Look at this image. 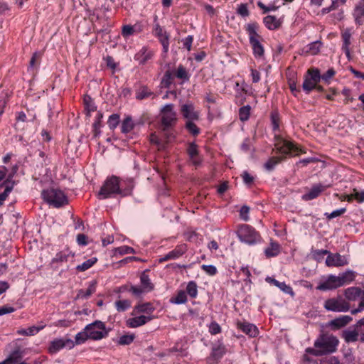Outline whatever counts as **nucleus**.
Wrapping results in <instances>:
<instances>
[{
	"label": "nucleus",
	"instance_id": "obj_1",
	"mask_svg": "<svg viewBox=\"0 0 364 364\" xmlns=\"http://www.w3.org/2000/svg\"><path fill=\"white\" fill-rule=\"evenodd\" d=\"M274 151L279 155L270 156L264 164V168L269 172L274 171L278 164L284 161L288 157H294L300 153H305L293 141L285 139L281 134L274 136V149L272 152Z\"/></svg>",
	"mask_w": 364,
	"mask_h": 364
},
{
	"label": "nucleus",
	"instance_id": "obj_2",
	"mask_svg": "<svg viewBox=\"0 0 364 364\" xmlns=\"http://www.w3.org/2000/svg\"><path fill=\"white\" fill-rule=\"evenodd\" d=\"M134 181L127 178L122 180L116 176H111L106 178L98 193L99 199H107L115 197L117 195L121 197L130 196L134 188Z\"/></svg>",
	"mask_w": 364,
	"mask_h": 364
},
{
	"label": "nucleus",
	"instance_id": "obj_3",
	"mask_svg": "<svg viewBox=\"0 0 364 364\" xmlns=\"http://www.w3.org/2000/svg\"><path fill=\"white\" fill-rule=\"evenodd\" d=\"M339 341L332 334L322 333L314 342V348H307L306 353L314 356L334 353L337 350Z\"/></svg>",
	"mask_w": 364,
	"mask_h": 364
},
{
	"label": "nucleus",
	"instance_id": "obj_4",
	"mask_svg": "<svg viewBox=\"0 0 364 364\" xmlns=\"http://www.w3.org/2000/svg\"><path fill=\"white\" fill-rule=\"evenodd\" d=\"M236 233L239 240L248 245H255L262 240L259 232L247 224L239 225Z\"/></svg>",
	"mask_w": 364,
	"mask_h": 364
},
{
	"label": "nucleus",
	"instance_id": "obj_5",
	"mask_svg": "<svg viewBox=\"0 0 364 364\" xmlns=\"http://www.w3.org/2000/svg\"><path fill=\"white\" fill-rule=\"evenodd\" d=\"M41 196L47 203L56 208L68 204V199L64 192L58 188H50L43 190Z\"/></svg>",
	"mask_w": 364,
	"mask_h": 364
},
{
	"label": "nucleus",
	"instance_id": "obj_6",
	"mask_svg": "<svg viewBox=\"0 0 364 364\" xmlns=\"http://www.w3.org/2000/svg\"><path fill=\"white\" fill-rule=\"evenodd\" d=\"M9 355L6 358L9 364H23V340L16 339L6 346Z\"/></svg>",
	"mask_w": 364,
	"mask_h": 364
},
{
	"label": "nucleus",
	"instance_id": "obj_7",
	"mask_svg": "<svg viewBox=\"0 0 364 364\" xmlns=\"http://www.w3.org/2000/svg\"><path fill=\"white\" fill-rule=\"evenodd\" d=\"M152 33L162 46L163 53L166 54L169 50L171 35L159 24L156 15L154 17Z\"/></svg>",
	"mask_w": 364,
	"mask_h": 364
},
{
	"label": "nucleus",
	"instance_id": "obj_8",
	"mask_svg": "<svg viewBox=\"0 0 364 364\" xmlns=\"http://www.w3.org/2000/svg\"><path fill=\"white\" fill-rule=\"evenodd\" d=\"M323 308L327 311L347 312L350 310V305L341 296H338L326 299L323 303Z\"/></svg>",
	"mask_w": 364,
	"mask_h": 364
},
{
	"label": "nucleus",
	"instance_id": "obj_9",
	"mask_svg": "<svg viewBox=\"0 0 364 364\" xmlns=\"http://www.w3.org/2000/svg\"><path fill=\"white\" fill-rule=\"evenodd\" d=\"M320 81L321 73L319 70L315 68H309L304 75L302 89L306 94H309Z\"/></svg>",
	"mask_w": 364,
	"mask_h": 364
},
{
	"label": "nucleus",
	"instance_id": "obj_10",
	"mask_svg": "<svg viewBox=\"0 0 364 364\" xmlns=\"http://www.w3.org/2000/svg\"><path fill=\"white\" fill-rule=\"evenodd\" d=\"M90 339L97 341L101 340L108 335V331L106 328L105 324L101 321H95L85 326Z\"/></svg>",
	"mask_w": 364,
	"mask_h": 364
},
{
	"label": "nucleus",
	"instance_id": "obj_11",
	"mask_svg": "<svg viewBox=\"0 0 364 364\" xmlns=\"http://www.w3.org/2000/svg\"><path fill=\"white\" fill-rule=\"evenodd\" d=\"M227 348L221 340L214 343L210 355L207 358L208 364H217L227 353Z\"/></svg>",
	"mask_w": 364,
	"mask_h": 364
},
{
	"label": "nucleus",
	"instance_id": "obj_12",
	"mask_svg": "<svg viewBox=\"0 0 364 364\" xmlns=\"http://www.w3.org/2000/svg\"><path fill=\"white\" fill-rule=\"evenodd\" d=\"M173 108V104H167L161 109V124L166 129L173 127L176 122V113Z\"/></svg>",
	"mask_w": 364,
	"mask_h": 364
},
{
	"label": "nucleus",
	"instance_id": "obj_13",
	"mask_svg": "<svg viewBox=\"0 0 364 364\" xmlns=\"http://www.w3.org/2000/svg\"><path fill=\"white\" fill-rule=\"evenodd\" d=\"M154 55L155 51L144 46L135 53L134 59L139 65H145L153 60Z\"/></svg>",
	"mask_w": 364,
	"mask_h": 364
},
{
	"label": "nucleus",
	"instance_id": "obj_14",
	"mask_svg": "<svg viewBox=\"0 0 364 364\" xmlns=\"http://www.w3.org/2000/svg\"><path fill=\"white\" fill-rule=\"evenodd\" d=\"M74 346L75 343L70 338H55L50 343L48 350L50 354H55L65 347L71 349Z\"/></svg>",
	"mask_w": 364,
	"mask_h": 364
},
{
	"label": "nucleus",
	"instance_id": "obj_15",
	"mask_svg": "<svg viewBox=\"0 0 364 364\" xmlns=\"http://www.w3.org/2000/svg\"><path fill=\"white\" fill-rule=\"evenodd\" d=\"M331 186V184H323L321 183L314 184L309 191L301 196V198L305 201L314 200L318 198L322 192Z\"/></svg>",
	"mask_w": 364,
	"mask_h": 364
},
{
	"label": "nucleus",
	"instance_id": "obj_16",
	"mask_svg": "<svg viewBox=\"0 0 364 364\" xmlns=\"http://www.w3.org/2000/svg\"><path fill=\"white\" fill-rule=\"evenodd\" d=\"M181 113L186 121L199 120L200 112L196 110L193 103H186L181 107Z\"/></svg>",
	"mask_w": 364,
	"mask_h": 364
},
{
	"label": "nucleus",
	"instance_id": "obj_17",
	"mask_svg": "<svg viewBox=\"0 0 364 364\" xmlns=\"http://www.w3.org/2000/svg\"><path fill=\"white\" fill-rule=\"evenodd\" d=\"M340 287L338 277L333 274H329L327 278L321 282L316 289L320 291H328Z\"/></svg>",
	"mask_w": 364,
	"mask_h": 364
},
{
	"label": "nucleus",
	"instance_id": "obj_18",
	"mask_svg": "<svg viewBox=\"0 0 364 364\" xmlns=\"http://www.w3.org/2000/svg\"><path fill=\"white\" fill-rule=\"evenodd\" d=\"M187 251V246L185 244L177 245L173 250L168 252L164 257L159 259V262L176 259L181 257Z\"/></svg>",
	"mask_w": 364,
	"mask_h": 364
},
{
	"label": "nucleus",
	"instance_id": "obj_19",
	"mask_svg": "<svg viewBox=\"0 0 364 364\" xmlns=\"http://www.w3.org/2000/svg\"><path fill=\"white\" fill-rule=\"evenodd\" d=\"M348 263L347 258L338 253L329 252L326 259V264L328 267H342L348 264Z\"/></svg>",
	"mask_w": 364,
	"mask_h": 364
},
{
	"label": "nucleus",
	"instance_id": "obj_20",
	"mask_svg": "<svg viewBox=\"0 0 364 364\" xmlns=\"http://www.w3.org/2000/svg\"><path fill=\"white\" fill-rule=\"evenodd\" d=\"M353 320L348 315H341L338 317L330 321L328 326L333 331L339 330L347 326Z\"/></svg>",
	"mask_w": 364,
	"mask_h": 364
},
{
	"label": "nucleus",
	"instance_id": "obj_21",
	"mask_svg": "<svg viewBox=\"0 0 364 364\" xmlns=\"http://www.w3.org/2000/svg\"><path fill=\"white\" fill-rule=\"evenodd\" d=\"M244 28L248 35L249 41L253 42L256 40H263V38L258 33L259 26L257 22H252L245 25Z\"/></svg>",
	"mask_w": 364,
	"mask_h": 364
},
{
	"label": "nucleus",
	"instance_id": "obj_22",
	"mask_svg": "<svg viewBox=\"0 0 364 364\" xmlns=\"http://www.w3.org/2000/svg\"><path fill=\"white\" fill-rule=\"evenodd\" d=\"M236 325L238 329L251 338H255L259 333L257 327L252 323L237 321Z\"/></svg>",
	"mask_w": 364,
	"mask_h": 364
},
{
	"label": "nucleus",
	"instance_id": "obj_23",
	"mask_svg": "<svg viewBox=\"0 0 364 364\" xmlns=\"http://www.w3.org/2000/svg\"><path fill=\"white\" fill-rule=\"evenodd\" d=\"M186 151L191 161L194 166H197L201 164L202 160L199 156L198 145L196 143L192 142L188 144Z\"/></svg>",
	"mask_w": 364,
	"mask_h": 364
},
{
	"label": "nucleus",
	"instance_id": "obj_24",
	"mask_svg": "<svg viewBox=\"0 0 364 364\" xmlns=\"http://www.w3.org/2000/svg\"><path fill=\"white\" fill-rule=\"evenodd\" d=\"M353 16L355 23L358 26H361L364 23V1L360 0L353 10Z\"/></svg>",
	"mask_w": 364,
	"mask_h": 364
},
{
	"label": "nucleus",
	"instance_id": "obj_25",
	"mask_svg": "<svg viewBox=\"0 0 364 364\" xmlns=\"http://www.w3.org/2000/svg\"><path fill=\"white\" fill-rule=\"evenodd\" d=\"M97 287V282L92 281L89 283L88 287L86 289H81L78 290L76 299H89L95 291Z\"/></svg>",
	"mask_w": 364,
	"mask_h": 364
},
{
	"label": "nucleus",
	"instance_id": "obj_26",
	"mask_svg": "<svg viewBox=\"0 0 364 364\" xmlns=\"http://www.w3.org/2000/svg\"><path fill=\"white\" fill-rule=\"evenodd\" d=\"M363 290H362L360 287H351L345 289L344 296L346 297V300L347 301H355L360 298Z\"/></svg>",
	"mask_w": 364,
	"mask_h": 364
},
{
	"label": "nucleus",
	"instance_id": "obj_27",
	"mask_svg": "<svg viewBox=\"0 0 364 364\" xmlns=\"http://www.w3.org/2000/svg\"><path fill=\"white\" fill-rule=\"evenodd\" d=\"M153 318L151 316L141 315L139 316L130 318L127 321V325L130 328H137L144 325Z\"/></svg>",
	"mask_w": 364,
	"mask_h": 364
},
{
	"label": "nucleus",
	"instance_id": "obj_28",
	"mask_svg": "<svg viewBox=\"0 0 364 364\" xmlns=\"http://www.w3.org/2000/svg\"><path fill=\"white\" fill-rule=\"evenodd\" d=\"M263 23L269 30H277L282 26V21L275 16L268 15L263 18Z\"/></svg>",
	"mask_w": 364,
	"mask_h": 364
},
{
	"label": "nucleus",
	"instance_id": "obj_29",
	"mask_svg": "<svg viewBox=\"0 0 364 364\" xmlns=\"http://www.w3.org/2000/svg\"><path fill=\"white\" fill-rule=\"evenodd\" d=\"M14 182L10 180H5L0 184V189L4 188V191L0 193V205L3 204V202L6 199L9 193L14 188Z\"/></svg>",
	"mask_w": 364,
	"mask_h": 364
},
{
	"label": "nucleus",
	"instance_id": "obj_30",
	"mask_svg": "<svg viewBox=\"0 0 364 364\" xmlns=\"http://www.w3.org/2000/svg\"><path fill=\"white\" fill-rule=\"evenodd\" d=\"M338 277L340 287L348 284L355 278V273L352 270H347L337 276Z\"/></svg>",
	"mask_w": 364,
	"mask_h": 364
},
{
	"label": "nucleus",
	"instance_id": "obj_31",
	"mask_svg": "<svg viewBox=\"0 0 364 364\" xmlns=\"http://www.w3.org/2000/svg\"><path fill=\"white\" fill-rule=\"evenodd\" d=\"M149 269L144 270L140 275V282L143 289L146 291H151L154 289V284L148 275Z\"/></svg>",
	"mask_w": 364,
	"mask_h": 364
},
{
	"label": "nucleus",
	"instance_id": "obj_32",
	"mask_svg": "<svg viewBox=\"0 0 364 364\" xmlns=\"http://www.w3.org/2000/svg\"><path fill=\"white\" fill-rule=\"evenodd\" d=\"M262 41L263 40H256L250 43L252 49L253 55L256 58H260L264 55V48L262 44Z\"/></svg>",
	"mask_w": 364,
	"mask_h": 364
},
{
	"label": "nucleus",
	"instance_id": "obj_33",
	"mask_svg": "<svg viewBox=\"0 0 364 364\" xmlns=\"http://www.w3.org/2000/svg\"><path fill=\"white\" fill-rule=\"evenodd\" d=\"M175 77L181 80L183 82H187L190 79V74L187 69L181 64L178 65L175 70H173Z\"/></svg>",
	"mask_w": 364,
	"mask_h": 364
},
{
	"label": "nucleus",
	"instance_id": "obj_34",
	"mask_svg": "<svg viewBox=\"0 0 364 364\" xmlns=\"http://www.w3.org/2000/svg\"><path fill=\"white\" fill-rule=\"evenodd\" d=\"M151 96H154V93L151 91V90L145 85L140 86L136 90V99L139 100H142L144 99H147Z\"/></svg>",
	"mask_w": 364,
	"mask_h": 364
},
{
	"label": "nucleus",
	"instance_id": "obj_35",
	"mask_svg": "<svg viewBox=\"0 0 364 364\" xmlns=\"http://www.w3.org/2000/svg\"><path fill=\"white\" fill-rule=\"evenodd\" d=\"M280 253V245L278 242L272 241L270 245L264 250L267 258L277 257Z\"/></svg>",
	"mask_w": 364,
	"mask_h": 364
},
{
	"label": "nucleus",
	"instance_id": "obj_36",
	"mask_svg": "<svg viewBox=\"0 0 364 364\" xmlns=\"http://www.w3.org/2000/svg\"><path fill=\"white\" fill-rule=\"evenodd\" d=\"M175 78L174 73L173 70L168 69L165 71L163 77L161 81V85L164 88H169L172 85L173 80Z\"/></svg>",
	"mask_w": 364,
	"mask_h": 364
},
{
	"label": "nucleus",
	"instance_id": "obj_37",
	"mask_svg": "<svg viewBox=\"0 0 364 364\" xmlns=\"http://www.w3.org/2000/svg\"><path fill=\"white\" fill-rule=\"evenodd\" d=\"M270 118H271V123H272V130H273L274 134H279V133L280 132V128H279L280 116H279L278 111H277V110L272 111L270 114ZM274 136L275 135H274Z\"/></svg>",
	"mask_w": 364,
	"mask_h": 364
},
{
	"label": "nucleus",
	"instance_id": "obj_38",
	"mask_svg": "<svg viewBox=\"0 0 364 364\" xmlns=\"http://www.w3.org/2000/svg\"><path fill=\"white\" fill-rule=\"evenodd\" d=\"M41 60V54L38 53H34L29 61V65L28 67V72H30L32 75H33L40 64Z\"/></svg>",
	"mask_w": 364,
	"mask_h": 364
},
{
	"label": "nucleus",
	"instance_id": "obj_39",
	"mask_svg": "<svg viewBox=\"0 0 364 364\" xmlns=\"http://www.w3.org/2000/svg\"><path fill=\"white\" fill-rule=\"evenodd\" d=\"M70 255H71V252L68 249L60 251L52 259L51 263L55 264V263L65 262L68 260V258L70 256Z\"/></svg>",
	"mask_w": 364,
	"mask_h": 364
},
{
	"label": "nucleus",
	"instance_id": "obj_40",
	"mask_svg": "<svg viewBox=\"0 0 364 364\" xmlns=\"http://www.w3.org/2000/svg\"><path fill=\"white\" fill-rule=\"evenodd\" d=\"M134 310L137 313L151 314L154 311L155 308L151 302H146L136 305Z\"/></svg>",
	"mask_w": 364,
	"mask_h": 364
},
{
	"label": "nucleus",
	"instance_id": "obj_41",
	"mask_svg": "<svg viewBox=\"0 0 364 364\" xmlns=\"http://www.w3.org/2000/svg\"><path fill=\"white\" fill-rule=\"evenodd\" d=\"M196 120L186 121L184 127L186 131L193 136H197L200 133V129L195 124Z\"/></svg>",
	"mask_w": 364,
	"mask_h": 364
},
{
	"label": "nucleus",
	"instance_id": "obj_42",
	"mask_svg": "<svg viewBox=\"0 0 364 364\" xmlns=\"http://www.w3.org/2000/svg\"><path fill=\"white\" fill-rule=\"evenodd\" d=\"M351 31L350 28H346L341 33V39H342V47L341 49H348L350 48V46L351 44Z\"/></svg>",
	"mask_w": 364,
	"mask_h": 364
},
{
	"label": "nucleus",
	"instance_id": "obj_43",
	"mask_svg": "<svg viewBox=\"0 0 364 364\" xmlns=\"http://www.w3.org/2000/svg\"><path fill=\"white\" fill-rule=\"evenodd\" d=\"M134 123L131 116H127L122 121L121 131L124 134L130 132L134 128Z\"/></svg>",
	"mask_w": 364,
	"mask_h": 364
},
{
	"label": "nucleus",
	"instance_id": "obj_44",
	"mask_svg": "<svg viewBox=\"0 0 364 364\" xmlns=\"http://www.w3.org/2000/svg\"><path fill=\"white\" fill-rule=\"evenodd\" d=\"M188 301L187 295L185 291H178L176 295L170 299V302L175 304H186Z\"/></svg>",
	"mask_w": 364,
	"mask_h": 364
},
{
	"label": "nucleus",
	"instance_id": "obj_45",
	"mask_svg": "<svg viewBox=\"0 0 364 364\" xmlns=\"http://www.w3.org/2000/svg\"><path fill=\"white\" fill-rule=\"evenodd\" d=\"M186 295L188 294L191 299H196L198 296V285L195 281H190L186 288Z\"/></svg>",
	"mask_w": 364,
	"mask_h": 364
},
{
	"label": "nucleus",
	"instance_id": "obj_46",
	"mask_svg": "<svg viewBox=\"0 0 364 364\" xmlns=\"http://www.w3.org/2000/svg\"><path fill=\"white\" fill-rule=\"evenodd\" d=\"M97 262V257H92L84 262H82L81 264H79L76 267V270L79 272H85L90 268H91L95 264H96Z\"/></svg>",
	"mask_w": 364,
	"mask_h": 364
},
{
	"label": "nucleus",
	"instance_id": "obj_47",
	"mask_svg": "<svg viewBox=\"0 0 364 364\" xmlns=\"http://www.w3.org/2000/svg\"><path fill=\"white\" fill-rule=\"evenodd\" d=\"M321 46V41L312 42L306 46L305 52L310 55H316L320 50Z\"/></svg>",
	"mask_w": 364,
	"mask_h": 364
},
{
	"label": "nucleus",
	"instance_id": "obj_48",
	"mask_svg": "<svg viewBox=\"0 0 364 364\" xmlns=\"http://www.w3.org/2000/svg\"><path fill=\"white\" fill-rule=\"evenodd\" d=\"M114 305L117 311L123 312L131 307L132 302L128 299L118 300L115 301Z\"/></svg>",
	"mask_w": 364,
	"mask_h": 364
},
{
	"label": "nucleus",
	"instance_id": "obj_49",
	"mask_svg": "<svg viewBox=\"0 0 364 364\" xmlns=\"http://www.w3.org/2000/svg\"><path fill=\"white\" fill-rule=\"evenodd\" d=\"M271 281L274 285L279 288L284 293L291 295L294 294L293 289L289 285L286 284L284 282H280L275 279H271Z\"/></svg>",
	"mask_w": 364,
	"mask_h": 364
},
{
	"label": "nucleus",
	"instance_id": "obj_50",
	"mask_svg": "<svg viewBox=\"0 0 364 364\" xmlns=\"http://www.w3.org/2000/svg\"><path fill=\"white\" fill-rule=\"evenodd\" d=\"M251 107L250 105L242 106L239 109L238 115L242 122L247 121L250 116Z\"/></svg>",
	"mask_w": 364,
	"mask_h": 364
},
{
	"label": "nucleus",
	"instance_id": "obj_51",
	"mask_svg": "<svg viewBox=\"0 0 364 364\" xmlns=\"http://www.w3.org/2000/svg\"><path fill=\"white\" fill-rule=\"evenodd\" d=\"M83 102L85 105V109L87 112V114L90 115V112H95L97 109V107L90 97L85 96L84 97Z\"/></svg>",
	"mask_w": 364,
	"mask_h": 364
},
{
	"label": "nucleus",
	"instance_id": "obj_52",
	"mask_svg": "<svg viewBox=\"0 0 364 364\" xmlns=\"http://www.w3.org/2000/svg\"><path fill=\"white\" fill-rule=\"evenodd\" d=\"M358 333L356 331H344L343 333V338L346 342H354L358 340Z\"/></svg>",
	"mask_w": 364,
	"mask_h": 364
},
{
	"label": "nucleus",
	"instance_id": "obj_53",
	"mask_svg": "<svg viewBox=\"0 0 364 364\" xmlns=\"http://www.w3.org/2000/svg\"><path fill=\"white\" fill-rule=\"evenodd\" d=\"M75 343L76 345H80L84 343L87 340L90 339L89 335L85 331V327L84 328L83 331L79 332L76 334Z\"/></svg>",
	"mask_w": 364,
	"mask_h": 364
},
{
	"label": "nucleus",
	"instance_id": "obj_54",
	"mask_svg": "<svg viewBox=\"0 0 364 364\" xmlns=\"http://www.w3.org/2000/svg\"><path fill=\"white\" fill-rule=\"evenodd\" d=\"M135 336L133 333L124 334L119 338L118 344L126 346L131 344L134 340Z\"/></svg>",
	"mask_w": 364,
	"mask_h": 364
},
{
	"label": "nucleus",
	"instance_id": "obj_55",
	"mask_svg": "<svg viewBox=\"0 0 364 364\" xmlns=\"http://www.w3.org/2000/svg\"><path fill=\"white\" fill-rule=\"evenodd\" d=\"M135 250L129 246L123 245L114 249V254H119V255H124L127 254H134Z\"/></svg>",
	"mask_w": 364,
	"mask_h": 364
},
{
	"label": "nucleus",
	"instance_id": "obj_56",
	"mask_svg": "<svg viewBox=\"0 0 364 364\" xmlns=\"http://www.w3.org/2000/svg\"><path fill=\"white\" fill-rule=\"evenodd\" d=\"M119 115L118 114H112L109 116L107 124L111 130H114L119 123Z\"/></svg>",
	"mask_w": 364,
	"mask_h": 364
},
{
	"label": "nucleus",
	"instance_id": "obj_57",
	"mask_svg": "<svg viewBox=\"0 0 364 364\" xmlns=\"http://www.w3.org/2000/svg\"><path fill=\"white\" fill-rule=\"evenodd\" d=\"M329 252L326 250H314L312 251V258L317 262H321L325 255H328Z\"/></svg>",
	"mask_w": 364,
	"mask_h": 364
},
{
	"label": "nucleus",
	"instance_id": "obj_58",
	"mask_svg": "<svg viewBox=\"0 0 364 364\" xmlns=\"http://www.w3.org/2000/svg\"><path fill=\"white\" fill-rule=\"evenodd\" d=\"M46 325H40V326H33L27 329H24V335L26 336H34L37 334L41 330H42Z\"/></svg>",
	"mask_w": 364,
	"mask_h": 364
},
{
	"label": "nucleus",
	"instance_id": "obj_59",
	"mask_svg": "<svg viewBox=\"0 0 364 364\" xmlns=\"http://www.w3.org/2000/svg\"><path fill=\"white\" fill-rule=\"evenodd\" d=\"M237 14L242 17H247L250 16V11L247 4H240L237 9Z\"/></svg>",
	"mask_w": 364,
	"mask_h": 364
},
{
	"label": "nucleus",
	"instance_id": "obj_60",
	"mask_svg": "<svg viewBox=\"0 0 364 364\" xmlns=\"http://www.w3.org/2000/svg\"><path fill=\"white\" fill-rule=\"evenodd\" d=\"M353 199L356 200L359 203L364 202V190L359 191L356 188H353Z\"/></svg>",
	"mask_w": 364,
	"mask_h": 364
},
{
	"label": "nucleus",
	"instance_id": "obj_61",
	"mask_svg": "<svg viewBox=\"0 0 364 364\" xmlns=\"http://www.w3.org/2000/svg\"><path fill=\"white\" fill-rule=\"evenodd\" d=\"M201 269L209 276H215L218 274V269L214 265H201Z\"/></svg>",
	"mask_w": 364,
	"mask_h": 364
},
{
	"label": "nucleus",
	"instance_id": "obj_62",
	"mask_svg": "<svg viewBox=\"0 0 364 364\" xmlns=\"http://www.w3.org/2000/svg\"><path fill=\"white\" fill-rule=\"evenodd\" d=\"M208 330L211 335H216L221 332V327L216 321H213L210 323Z\"/></svg>",
	"mask_w": 364,
	"mask_h": 364
},
{
	"label": "nucleus",
	"instance_id": "obj_63",
	"mask_svg": "<svg viewBox=\"0 0 364 364\" xmlns=\"http://www.w3.org/2000/svg\"><path fill=\"white\" fill-rule=\"evenodd\" d=\"M335 75V70L333 68H329L325 73L321 75V80H323L326 82L328 83L330 79H331Z\"/></svg>",
	"mask_w": 364,
	"mask_h": 364
},
{
	"label": "nucleus",
	"instance_id": "obj_64",
	"mask_svg": "<svg viewBox=\"0 0 364 364\" xmlns=\"http://www.w3.org/2000/svg\"><path fill=\"white\" fill-rule=\"evenodd\" d=\"M356 329L361 335V341L364 342V317L358 321Z\"/></svg>",
	"mask_w": 364,
	"mask_h": 364
}]
</instances>
